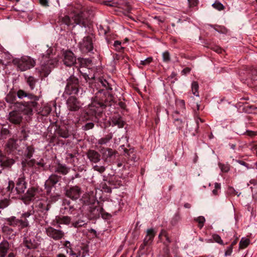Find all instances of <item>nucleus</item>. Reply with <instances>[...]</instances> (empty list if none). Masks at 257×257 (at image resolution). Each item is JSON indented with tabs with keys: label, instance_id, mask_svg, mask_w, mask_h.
Wrapping results in <instances>:
<instances>
[{
	"label": "nucleus",
	"instance_id": "1",
	"mask_svg": "<svg viewBox=\"0 0 257 257\" xmlns=\"http://www.w3.org/2000/svg\"><path fill=\"white\" fill-rule=\"evenodd\" d=\"M58 22L61 25L64 24L67 26L75 25H80L86 27L88 25V22L86 19L83 18V13H71L68 15L60 16L58 18Z\"/></svg>",
	"mask_w": 257,
	"mask_h": 257
},
{
	"label": "nucleus",
	"instance_id": "2",
	"mask_svg": "<svg viewBox=\"0 0 257 257\" xmlns=\"http://www.w3.org/2000/svg\"><path fill=\"white\" fill-rule=\"evenodd\" d=\"M52 51V48H49L47 53L43 54L42 59L41 60V69L45 75H48L50 73L51 69L56 65L58 61L57 58L53 57Z\"/></svg>",
	"mask_w": 257,
	"mask_h": 257
},
{
	"label": "nucleus",
	"instance_id": "3",
	"mask_svg": "<svg viewBox=\"0 0 257 257\" xmlns=\"http://www.w3.org/2000/svg\"><path fill=\"white\" fill-rule=\"evenodd\" d=\"M13 63L16 66L17 69L21 71H26L33 67L35 65V61L29 56H23L20 58H15Z\"/></svg>",
	"mask_w": 257,
	"mask_h": 257
},
{
	"label": "nucleus",
	"instance_id": "4",
	"mask_svg": "<svg viewBox=\"0 0 257 257\" xmlns=\"http://www.w3.org/2000/svg\"><path fill=\"white\" fill-rule=\"evenodd\" d=\"M67 85L65 92L67 94H77L79 91V80L77 78L71 75L67 79Z\"/></svg>",
	"mask_w": 257,
	"mask_h": 257
},
{
	"label": "nucleus",
	"instance_id": "5",
	"mask_svg": "<svg viewBox=\"0 0 257 257\" xmlns=\"http://www.w3.org/2000/svg\"><path fill=\"white\" fill-rule=\"evenodd\" d=\"M45 230L47 236L56 241L62 239L65 235L62 230L55 229L51 226L46 227Z\"/></svg>",
	"mask_w": 257,
	"mask_h": 257
},
{
	"label": "nucleus",
	"instance_id": "6",
	"mask_svg": "<svg viewBox=\"0 0 257 257\" xmlns=\"http://www.w3.org/2000/svg\"><path fill=\"white\" fill-rule=\"evenodd\" d=\"M61 179V177L55 174H53L49 177L45 183V189L47 194L50 193L52 187L57 184Z\"/></svg>",
	"mask_w": 257,
	"mask_h": 257
},
{
	"label": "nucleus",
	"instance_id": "7",
	"mask_svg": "<svg viewBox=\"0 0 257 257\" xmlns=\"http://www.w3.org/2000/svg\"><path fill=\"white\" fill-rule=\"evenodd\" d=\"M80 49L84 53H87L92 50L93 46L92 38L91 36L84 37L79 43Z\"/></svg>",
	"mask_w": 257,
	"mask_h": 257
},
{
	"label": "nucleus",
	"instance_id": "8",
	"mask_svg": "<svg viewBox=\"0 0 257 257\" xmlns=\"http://www.w3.org/2000/svg\"><path fill=\"white\" fill-rule=\"evenodd\" d=\"M81 194V189L78 186H74L67 188L65 192L66 195L73 200L78 199Z\"/></svg>",
	"mask_w": 257,
	"mask_h": 257
},
{
	"label": "nucleus",
	"instance_id": "9",
	"mask_svg": "<svg viewBox=\"0 0 257 257\" xmlns=\"http://www.w3.org/2000/svg\"><path fill=\"white\" fill-rule=\"evenodd\" d=\"M104 105L101 102L94 101L89 104L87 109V113L91 115H96L101 112L102 107Z\"/></svg>",
	"mask_w": 257,
	"mask_h": 257
},
{
	"label": "nucleus",
	"instance_id": "10",
	"mask_svg": "<svg viewBox=\"0 0 257 257\" xmlns=\"http://www.w3.org/2000/svg\"><path fill=\"white\" fill-rule=\"evenodd\" d=\"M66 103L68 109L72 111L78 110L81 106L80 101H79L76 97L73 96L70 97L67 99Z\"/></svg>",
	"mask_w": 257,
	"mask_h": 257
},
{
	"label": "nucleus",
	"instance_id": "11",
	"mask_svg": "<svg viewBox=\"0 0 257 257\" xmlns=\"http://www.w3.org/2000/svg\"><path fill=\"white\" fill-rule=\"evenodd\" d=\"M64 64L67 66H72L76 63V57L70 51H65L63 53Z\"/></svg>",
	"mask_w": 257,
	"mask_h": 257
},
{
	"label": "nucleus",
	"instance_id": "12",
	"mask_svg": "<svg viewBox=\"0 0 257 257\" xmlns=\"http://www.w3.org/2000/svg\"><path fill=\"white\" fill-rule=\"evenodd\" d=\"M18 140L13 139L9 140L8 143L5 146V151L8 154H15L16 151L18 150V144L17 143Z\"/></svg>",
	"mask_w": 257,
	"mask_h": 257
},
{
	"label": "nucleus",
	"instance_id": "13",
	"mask_svg": "<svg viewBox=\"0 0 257 257\" xmlns=\"http://www.w3.org/2000/svg\"><path fill=\"white\" fill-rule=\"evenodd\" d=\"M156 232L153 228L148 229L147 230V234L144 239L143 244L141 246L142 248L145 246L148 245L153 241Z\"/></svg>",
	"mask_w": 257,
	"mask_h": 257
},
{
	"label": "nucleus",
	"instance_id": "14",
	"mask_svg": "<svg viewBox=\"0 0 257 257\" xmlns=\"http://www.w3.org/2000/svg\"><path fill=\"white\" fill-rule=\"evenodd\" d=\"M37 102L35 101H30L26 102L23 104V107L22 110L24 113L26 115H32L33 112V108H35L37 105Z\"/></svg>",
	"mask_w": 257,
	"mask_h": 257
},
{
	"label": "nucleus",
	"instance_id": "15",
	"mask_svg": "<svg viewBox=\"0 0 257 257\" xmlns=\"http://www.w3.org/2000/svg\"><path fill=\"white\" fill-rule=\"evenodd\" d=\"M22 119L21 113L18 111H13L9 113V120L14 124H19Z\"/></svg>",
	"mask_w": 257,
	"mask_h": 257
},
{
	"label": "nucleus",
	"instance_id": "16",
	"mask_svg": "<svg viewBox=\"0 0 257 257\" xmlns=\"http://www.w3.org/2000/svg\"><path fill=\"white\" fill-rule=\"evenodd\" d=\"M23 243L28 249H35L38 247V243L34 239L25 235L24 238Z\"/></svg>",
	"mask_w": 257,
	"mask_h": 257
},
{
	"label": "nucleus",
	"instance_id": "17",
	"mask_svg": "<svg viewBox=\"0 0 257 257\" xmlns=\"http://www.w3.org/2000/svg\"><path fill=\"white\" fill-rule=\"evenodd\" d=\"M0 163L3 167H10L15 163L13 159L9 158L4 155L2 151H0Z\"/></svg>",
	"mask_w": 257,
	"mask_h": 257
},
{
	"label": "nucleus",
	"instance_id": "18",
	"mask_svg": "<svg viewBox=\"0 0 257 257\" xmlns=\"http://www.w3.org/2000/svg\"><path fill=\"white\" fill-rule=\"evenodd\" d=\"M26 182L23 178H19L16 182L15 190L19 194L24 193L26 189Z\"/></svg>",
	"mask_w": 257,
	"mask_h": 257
},
{
	"label": "nucleus",
	"instance_id": "19",
	"mask_svg": "<svg viewBox=\"0 0 257 257\" xmlns=\"http://www.w3.org/2000/svg\"><path fill=\"white\" fill-rule=\"evenodd\" d=\"M86 155L90 161L94 163H97L100 160V155L94 150H89Z\"/></svg>",
	"mask_w": 257,
	"mask_h": 257
},
{
	"label": "nucleus",
	"instance_id": "20",
	"mask_svg": "<svg viewBox=\"0 0 257 257\" xmlns=\"http://www.w3.org/2000/svg\"><path fill=\"white\" fill-rule=\"evenodd\" d=\"M10 247V244L7 240H3L0 243V257H5Z\"/></svg>",
	"mask_w": 257,
	"mask_h": 257
},
{
	"label": "nucleus",
	"instance_id": "21",
	"mask_svg": "<svg viewBox=\"0 0 257 257\" xmlns=\"http://www.w3.org/2000/svg\"><path fill=\"white\" fill-rule=\"evenodd\" d=\"M99 151L105 161H106L108 158H111L115 154V152L110 148L101 147Z\"/></svg>",
	"mask_w": 257,
	"mask_h": 257
},
{
	"label": "nucleus",
	"instance_id": "22",
	"mask_svg": "<svg viewBox=\"0 0 257 257\" xmlns=\"http://www.w3.org/2000/svg\"><path fill=\"white\" fill-rule=\"evenodd\" d=\"M70 169L65 164H58L55 168V172L60 173L63 175H66L69 171Z\"/></svg>",
	"mask_w": 257,
	"mask_h": 257
},
{
	"label": "nucleus",
	"instance_id": "23",
	"mask_svg": "<svg viewBox=\"0 0 257 257\" xmlns=\"http://www.w3.org/2000/svg\"><path fill=\"white\" fill-rule=\"evenodd\" d=\"M37 190L34 188H29L26 193L24 195V198L26 199L28 201H31L33 200L36 194Z\"/></svg>",
	"mask_w": 257,
	"mask_h": 257
},
{
	"label": "nucleus",
	"instance_id": "24",
	"mask_svg": "<svg viewBox=\"0 0 257 257\" xmlns=\"http://www.w3.org/2000/svg\"><path fill=\"white\" fill-rule=\"evenodd\" d=\"M111 125L117 126L119 128H121L124 126V122L120 117H113L111 119Z\"/></svg>",
	"mask_w": 257,
	"mask_h": 257
},
{
	"label": "nucleus",
	"instance_id": "25",
	"mask_svg": "<svg viewBox=\"0 0 257 257\" xmlns=\"http://www.w3.org/2000/svg\"><path fill=\"white\" fill-rule=\"evenodd\" d=\"M84 203L86 205H93L95 202V199L93 195L84 194L83 197Z\"/></svg>",
	"mask_w": 257,
	"mask_h": 257
},
{
	"label": "nucleus",
	"instance_id": "26",
	"mask_svg": "<svg viewBox=\"0 0 257 257\" xmlns=\"http://www.w3.org/2000/svg\"><path fill=\"white\" fill-rule=\"evenodd\" d=\"M6 100L10 103H13L16 100V94L14 92H10L6 97Z\"/></svg>",
	"mask_w": 257,
	"mask_h": 257
},
{
	"label": "nucleus",
	"instance_id": "27",
	"mask_svg": "<svg viewBox=\"0 0 257 257\" xmlns=\"http://www.w3.org/2000/svg\"><path fill=\"white\" fill-rule=\"evenodd\" d=\"M56 221L57 222L60 224H69L70 222L71 218L69 216H63L58 217L57 218H56Z\"/></svg>",
	"mask_w": 257,
	"mask_h": 257
},
{
	"label": "nucleus",
	"instance_id": "28",
	"mask_svg": "<svg viewBox=\"0 0 257 257\" xmlns=\"http://www.w3.org/2000/svg\"><path fill=\"white\" fill-rule=\"evenodd\" d=\"M112 138V134H109L103 138H101L100 139L98 140V143L100 145H104L107 143Z\"/></svg>",
	"mask_w": 257,
	"mask_h": 257
},
{
	"label": "nucleus",
	"instance_id": "29",
	"mask_svg": "<svg viewBox=\"0 0 257 257\" xmlns=\"http://www.w3.org/2000/svg\"><path fill=\"white\" fill-rule=\"evenodd\" d=\"M35 163H36V161L34 159H32L30 160H25L22 161V165L23 169L25 170V168L27 166H28L30 167H33L35 164Z\"/></svg>",
	"mask_w": 257,
	"mask_h": 257
},
{
	"label": "nucleus",
	"instance_id": "30",
	"mask_svg": "<svg viewBox=\"0 0 257 257\" xmlns=\"http://www.w3.org/2000/svg\"><path fill=\"white\" fill-rule=\"evenodd\" d=\"M51 111V108L50 106L45 105L38 113L43 116L48 115Z\"/></svg>",
	"mask_w": 257,
	"mask_h": 257
},
{
	"label": "nucleus",
	"instance_id": "31",
	"mask_svg": "<svg viewBox=\"0 0 257 257\" xmlns=\"http://www.w3.org/2000/svg\"><path fill=\"white\" fill-rule=\"evenodd\" d=\"M249 239L247 238H242L239 242V247L240 248L246 247L249 244Z\"/></svg>",
	"mask_w": 257,
	"mask_h": 257
},
{
	"label": "nucleus",
	"instance_id": "32",
	"mask_svg": "<svg viewBox=\"0 0 257 257\" xmlns=\"http://www.w3.org/2000/svg\"><path fill=\"white\" fill-rule=\"evenodd\" d=\"M7 221L8 222V224L12 226H16L19 222V219H16L14 216L7 218Z\"/></svg>",
	"mask_w": 257,
	"mask_h": 257
},
{
	"label": "nucleus",
	"instance_id": "33",
	"mask_svg": "<svg viewBox=\"0 0 257 257\" xmlns=\"http://www.w3.org/2000/svg\"><path fill=\"white\" fill-rule=\"evenodd\" d=\"M199 86L198 83L196 81H194L192 83V91L193 94L196 96H199V93L198 92Z\"/></svg>",
	"mask_w": 257,
	"mask_h": 257
},
{
	"label": "nucleus",
	"instance_id": "34",
	"mask_svg": "<svg viewBox=\"0 0 257 257\" xmlns=\"http://www.w3.org/2000/svg\"><path fill=\"white\" fill-rule=\"evenodd\" d=\"M34 152V149L32 146H28L27 147L26 152L25 153V156L28 159H30L33 155Z\"/></svg>",
	"mask_w": 257,
	"mask_h": 257
},
{
	"label": "nucleus",
	"instance_id": "35",
	"mask_svg": "<svg viewBox=\"0 0 257 257\" xmlns=\"http://www.w3.org/2000/svg\"><path fill=\"white\" fill-rule=\"evenodd\" d=\"M162 237H164L165 238L166 240L168 243H170L171 242V240L170 239L167 232L165 230H162L159 235V237L160 239H161Z\"/></svg>",
	"mask_w": 257,
	"mask_h": 257
},
{
	"label": "nucleus",
	"instance_id": "36",
	"mask_svg": "<svg viewBox=\"0 0 257 257\" xmlns=\"http://www.w3.org/2000/svg\"><path fill=\"white\" fill-rule=\"evenodd\" d=\"M27 83L30 86L31 89H34L35 86L36 79L32 76H30L27 79Z\"/></svg>",
	"mask_w": 257,
	"mask_h": 257
},
{
	"label": "nucleus",
	"instance_id": "37",
	"mask_svg": "<svg viewBox=\"0 0 257 257\" xmlns=\"http://www.w3.org/2000/svg\"><path fill=\"white\" fill-rule=\"evenodd\" d=\"M176 104L178 108L182 110H184L185 109V101L183 100L179 99L176 101Z\"/></svg>",
	"mask_w": 257,
	"mask_h": 257
},
{
	"label": "nucleus",
	"instance_id": "38",
	"mask_svg": "<svg viewBox=\"0 0 257 257\" xmlns=\"http://www.w3.org/2000/svg\"><path fill=\"white\" fill-rule=\"evenodd\" d=\"M86 223L84 220L80 219L72 223V225L74 227L78 228L83 226Z\"/></svg>",
	"mask_w": 257,
	"mask_h": 257
},
{
	"label": "nucleus",
	"instance_id": "39",
	"mask_svg": "<svg viewBox=\"0 0 257 257\" xmlns=\"http://www.w3.org/2000/svg\"><path fill=\"white\" fill-rule=\"evenodd\" d=\"M194 220L198 222V226L200 228H202L204 225V223L205 221V219L203 216H199Z\"/></svg>",
	"mask_w": 257,
	"mask_h": 257
},
{
	"label": "nucleus",
	"instance_id": "40",
	"mask_svg": "<svg viewBox=\"0 0 257 257\" xmlns=\"http://www.w3.org/2000/svg\"><path fill=\"white\" fill-rule=\"evenodd\" d=\"M163 61L165 63H169L171 60V57L168 51L164 52L162 54Z\"/></svg>",
	"mask_w": 257,
	"mask_h": 257
},
{
	"label": "nucleus",
	"instance_id": "41",
	"mask_svg": "<svg viewBox=\"0 0 257 257\" xmlns=\"http://www.w3.org/2000/svg\"><path fill=\"white\" fill-rule=\"evenodd\" d=\"M0 132H1V138L6 139L7 138V135L9 133V131L7 128H3L2 126L1 125V127L0 129Z\"/></svg>",
	"mask_w": 257,
	"mask_h": 257
},
{
	"label": "nucleus",
	"instance_id": "42",
	"mask_svg": "<svg viewBox=\"0 0 257 257\" xmlns=\"http://www.w3.org/2000/svg\"><path fill=\"white\" fill-rule=\"evenodd\" d=\"M121 42L119 41H115L114 42L113 46L116 51L120 52L123 49V47L121 46Z\"/></svg>",
	"mask_w": 257,
	"mask_h": 257
},
{
	"label": "nucleus",
	"instance_id": "43",
	"mask_svg": "<svg viewBox=\"0 0 257 257\" xmlns=\"http://www.w3.org/2000/svg\"><path fill=\"white\" fill-rule=\"evenodd\" d=\"M65 213L68 214H72L74 208L73 206H70L69 204L65 205L64 207Z\"/></svg>",
	"mask_w": 257,
	"mask_h": 257
},
{
	"label": "nucleus",
	"instance_id": "44",
	"mask_svg": "<svg viewBox=\"0 0 257 257\" xmlns=\"http://www.w3.org/2000/svg\"><path fill=\"white\" fill-rule=\"evenodd\" d=\"M153 61L152 57H148L144 60H141L140 65L146 66L150 64Z\"/></svg>",
	"mask_w": 257,
	"mask_h": 257
},
{
	"label": "nucleus",
	"instance_id": "45",
	"mask_svg": "<svg viewBox=\"0 0 257 257\" xmlns=\"http://www.w3.org/2000/svg\"><path fill=\"white\" fill-rule=\"evenodd\" d=\"M93 169L94 171H97L100 173H103L105 170V168L103 166L94 165L93 167Z\"/></svg>",
	"mask_w": 257,
	"mask_h": 257
},
{
	"label": "nucleus",
	"instance_id": "46",
	"mask_svg": "<svg viewBox=\"0 0 257 257\" xmlns=\"http://www.w3.org/2000/svg\"><path fill=\"white\" fill-rule=\"evenodd\" d=\"M174 122L176 126L179 129L182 128L184 126V125L185 124V122H183L179 118L175 119Z\"/></svg>",
	"mask_w": 257,
	"mask_h": 257
},
{
	"label": "nucleus",
	"instance_id": "47",
	"mask_svg": "<svg viewBox=\"0 0 257 257\" xmlns=\"http://www.w3.org/2000/svg\"><path fill=\"white\" fill-rule=\"evenodd\" d=\"M17 96L19 98L23 99L24 97H26L27 96V93H26L23 90H19L17 92Z\"/></svg>",
	"mask_w": 257,
	"mask_h": 257
},
{
	"label": "nucleus",
	"instance_id": "48",
	"mask_svg": "<svg viewBox=\"0 0 257 257\" xmlns=\"http://www.w3.org/2000/svg\"><path fill=\"white\" fill-rule=\"evenodd\" d=\"M212 238H213V240L216 242H217L220 244H223V240L221 239V237L220 236H219L217 234H213L212 235Z\"/></svg>",
	"mask_w": 257,
	"mask_h": 257
},
{
	"label": "nucleus",
	"instance_id": "49",
	"mask_svg": "<svg viewBox=\"0 0 257 257\" xmlns=\"http://www.w3.org/2000/svg\"><path fill=\"white\" fill-rule=\"evenodd\" d=\"M59 135L60 137L64 138H67L69 136L68 132L67 131L63 130L62 129L59 130Z\"/></svg>",
	"mask_w": 257,
	"mask_h": 257
},
{
	"label": "nucleus",
	"instance_id": "50",
	"mask_svg": "<svg viewBox=\"0 0 257 257\" xmlns=\"http://www.w3.org/2000/svg\"><path fill=\"white\" fill-rule=\"evenodd\" d=\"M212 6L213 8L219 11L222 10L224 9L223 5L220 3L217 2H216L215 3L212 4Z\"/></svg>",
	"mask_w": 257,
	"mask_h": 257
},
{
	"label": "nucleus",
	"instance_id": "51",
	"mask_svg": "<svg viewBox=\"0 0 257 257\" xmlns=\"http://www.w3.org/2000/svg\"><path fill=\"white\" fill-rule=\"evenodd\" d=\"M2 231L6 234H11L13 232V229L8 226H4L2 227Z\"/></svg>",
	"mask_w": 257,
	"mask_h": 257
},
{
	"label": "nucleus",
	"instance_id": "52",
	"mask_svg": "<svg viewBox=\"0 0 257 257\" xmlns=\"http://www.w3.org/2000/svg\"><path fill=\"white\" fill-rule=\"evenodd\" d=\"M236 241L234 240L231 243V245H230V246L229 247H228L227 249L226 250V255H229L231 254V253L232 252V245L233 244H236Z\"/></svg>",
	"mask_w": 257,
	"mask_h": 257
},
{
	"label": "nucleus",
	"instance_id": "53",
	"mask_svg": "<svg viewBox=\"0 0 257 257\" xmlns=\"http://www.w3.org/2000/svg\"><path fill=\"white\" fill-rule=\"evenodd\" d=\"M19 223L22 228L26 227L29 225V222L27 219H20Z\"/></svg>",
	"mask_w": 257,
	"mask_h": 257
},
{
	"label": "nucleus",
	"instance_id": "54",
	"mask_svg": "<svg viewBox=\"0 0 257 257\" xmlns=\"http://www.w3.org/2000/svg\"><path fill=\"white\" fill-rule=\"evenodd\" d=\"M94 123L92 122H88L83 126V130L85 131L89 130L94 127Z\"/></svg>",
	"mask_w": 257,
	"mask_h": 257
},
{
	"label": "nucleus",
	"instance_id": "55",
	"mask_svg": "<svg viewBox=\"0 0 257 257\" xmlns=\"http://www.w3.org/2000/svg\"><path fill=\"white\" fill-rule=\"evenodd\" d=\"M8 206V201L7 199L0 201V209H4Z\"/></svg>",
	"mask_w": 257,
	"mask_h": 257
},
{
	"label": "nucleus",
	"instance_id": "56",
	"mask_svg": "<svg viewBox=\"0 0 257 257\" xmlns=\"http://www.w3.org/2000/svg\"><path fill=\"white\" fill-rule=\"evenodd\" d=\"M39 206L40 208H42L43 211L45 210L46 211L49 210L50 207V205H49L48 204L45 205V204H44L41 202L39 204Z\"/></svg>",
	"mask_w": 257,
	"mask_h": 257
},
{
	"label": "nucleus",
	"instance_id": "57",
	"mask_svg": "<svg viewBox=\"0 0 257 257\" xmlns=\"http://www.w3.org/2000/svg\"><path fill=\"white\" fill-rule=\"evenodd\" d=\"M27 97H28L30 99L34 100L33 101L36 102V101L38 100L39 99V97L36 96L32 93H27Z\"/></svg>",
	"mask_w": 257,
	"mask_h": 257
},
{
	"label": "nucleus",
	"instance_id": "58",
	"mask_svg": "<svg viewBox=\"0 0 257 257\" xmlns=\"http://www.w3.org/2000/svg\"><path fill=\"white\" fill-rule=\"evenodd\" d=\"M83 76L84 78L87 81L88 80L90 79H94L95 78L94 74H87L86 73L83 74Z\"/></svg>",
	"mask_w": 257,
	"mask_h": 257
},
{
	"label": "nucleus",
	"instance_id": "59",
	"mask_svg": "<svg viewBox=\"0 0 257 257\" xmlns=\"http://www.w3.org/2000/svg\"><path fill=\"white\" fill-rule=\"evenodd\" d=\"M92 206L89 207V211L93 215H96L98 214V209H97V211L96 212V207L93 205H91Z\"/></svg>",
	"mask_w": 257,
	"mask_h": 257
},
{
	"label": "nucleus",
	"instance_id": "60",
	"mask_svg": "<svg viewBox=\"0 0 257 257\" xmlns=\"http://www.w3.org/2000/svg\"><path fill=\"white\" fill-rule=\"evenodd\" d=\"M190 7L196 6L198 4V0H188Z\"/></svg>",
	"mask_w": 257,
	"mask_h": 257
},
{
	"label": "nucleus",
	"instance_id": "61",
	"mask_svg": "<svg viewBox=\"0 0 257 257\" xmlns=\"http://www.w3.org/2000/svg\"><path fill=\"white\" fill-rule=\"evenodd\" d=\"M64 245L65 246V247L67 248V252H68V249H70L72 248L71 245L69 241H66L64 244Z\"/></svg>",
	"mask_w": 257,
	"mask_h": 257
},
{
	"label": "nucleus",
	"instance_id": "62",
	"mask_svg": "<svg viewBox=\"0 0 257 257\" xmlns=\"http://www.w3.org/2000/svg\"><path fill=\"white\" fill-rule=\"evenodd\" d=\"M190 71L191 69L190 68L186 67L182 71L181 73H182V74L185 75L186 74L189 73L190 72Z\"/></svg>",
	"mask_w": 257,
	"mask_h": 257
},
{
	"label": "nucleus",
	"instance_id": "63",
	"mask_svg": "<svg viewBox=\"0 0 257 257\" xmlns=\"http://www.w3.org/2000/svg\"><path fill=\"white\" fill-rule=\"evenodd\" d=\"M30 215H31V214L29 212L24 213L22 214V218H24V219H27L26 218L27 217H29L30 216Z\"/></svg>",
	"mask_w": 257,
	"mask_h": 257
},
{
	"label": "nucleus",
	"instance_id": "64",
	"mask_svg": "<svg viewBox=\"0 0 257 257\" xmlns=\"http://www.w3.org/2000/svg\"><path fill=\"white\" fill-rule=\"evenodd\" d=\"M101 83L103 86H104L106 89H108V83L105 80H104L103 81H101Z\"/></svg>",
	"mask_w": 257,
	"mask_h": 257
}]
</instances>
